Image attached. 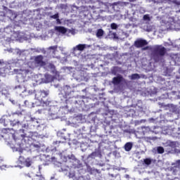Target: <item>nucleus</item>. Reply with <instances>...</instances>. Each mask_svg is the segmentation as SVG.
Listing matches in <instances>:
<instances>
[{"label": "nucleus", "instance_id": "nucleus-17", "mask_svg": "<svg viewBox=\"0 0 180 180\" xmlns=\"http://www.w3.org/2000/svg\"><path fill=\"white\" fill-rule=\"evenodd\" d=\"M131 79H139L140 78V75L136 73V74H133L131 76Z\"/></svg>", "mask_w": 180, "mask_h": 180}, {"label": "nucleus", "instance_id": "nucleus-33", "mask_svg": "<svg viewBox=\"0 0 180 180\" xmlns=\"http://www.w3.org/2000/svg\"><path fill=\"white\" fill-rule=\"evenodd\" d=\"M33 92H34V91H32L31 93H30V91L28 92V94H29L30 95H32V94H33Z\"/></svg>", "mask_w": 180, "mask_h": 180}, {"label": "nucleus", "instance_id": "nucleus-38", "mask_svg": "<svg viewBox=\"0 0 180 180\" xmlns=\"http://www.w3.org/2000/svg\"><path fill=\"white\" fill-rule=\"evenodd\" d=\"M60 169H61V171H63V166L62 165L60 167Z\"/></svg>", "mask_w": 180, "mask_h": 180}, {"label": "nucleus", "instance_id": "nucleus-37", "mask_svg": "<svg viewBox=\"0 0 180 180\" xmlns=\"http://www.w3.org/2000/svg\"><path fill=\"white\" fill-rule=\"evenodd\" d=\"M4 125L8 126V124H6V122H5V120H4Z\"/></svg>", "mask_w": 180, "mask_h": 180}, {"label": "nucleus", "instance_id": "nucleus-29", "mask_svg": "<svg viewBox=\"0 0 180 180\" xmlns=\"http://www.w3.org/2000/svg\"><path fill=\"white\" fill-rule=\"evenodd\" d=\"M39 180H44V177H43V176L41 175L39 176Z\"/></svg>", "mask_w": 180, "mask_h": 180}, {"label": "nucleus", "instance_id": "nucleus-6", "mask_svg": "<svg viewBox=\"0 0 180 180\" xmlns=\"http://www.w3.org/2000/svg\"><path fill=\"white\" fill-rule=\"evenodd\" d=\"M148 42L146 39H138L134 41V46L137 49H141V47H144V46H147Z\"/></svg>", "mask_w": 180, "mask_h": 180}, {"label": "nucleus", "instance_id": "nucleus-34", "mask_svg": "<svg viewBox=\"0 0 180 180\" xmlns=\"http://www.w3.org/2000/svg\"><path fill=\"white\" fill-rule=\"evenodd\" d=\"M33 123V119H32V122H30V124H32Z\"/></svg>", "mask_w": 180, "mask_h": 180}, {"label": "nucleus", "instance_id": "nucleus-4", "mask_svg": "<svg viewBox=\"0 0 180 180\" xmlns=\"http://www.w3.org/2000/svg\"><path fill=\"white\" fill-rule=\"evenodd\" d=\"M49 91L45 90H37L35 91V99H37V101H43L44 98H46V96H49Z\"/></svg>", "mask_w": 180, "mask_h": 180}, {"label": "nucleus", "instance_id": "nucleus-39", "mask_svg": "<svg viewBox=\"0 0 180 180\" xmlns=\"http://www.w3.org/2000/svg\"><path fill=\"white\" fill-rule=\"evenodd\" d=\"M2 63L1 62V60H0V64H1Z\"/></svg>", "mask_w": 180, "mask_h": 180}, {"label": "nucleus", "instance_id": "nucleus-12", "mask_svg": "<svg viewBox=\"0 0 180 180\" xmlns=\"http://www.w3.org/2000/svg\"><path fill=\"white\" fill-rule=\"evenodd\" d=\"M124 148L125 151H130L133 148V143L127 142L125 143Z\"/></svg>", "mask_w": 180, "mask_h": 180}, {"label": "nucleus", "instance_id": "nucleus-8", "mask_svg": "<svg viewBox=\"0 0 180 180\" xmlns=\"http://www.w3.org/2000/svg\"><path fill=\"white\" fill-rule=\"evenodd\" d=\"M122 82H123V76L122 75H118L112 78V84L114 85H119Z\"/></svg>", "mask_w": 180, "mask_h": 180}, {"label": "nucleus", "instance_id": "nucleus-1", "mask_svg": "<svg viewBox=\"0 0 180 180\" xmlns=\"http://www.w3.org/2000/svg\"><path fill=\"white\" fill-rule=\"evenodd\" d=\"M167 54V49L161 45H157L153 51V58L155 63L162 61V57Z\"/></svg>", "mask_w": 180, "mask_h": 180}, {"label": "nucleus", "instance_id": "nucleus-22", "mask_svg": "<svg viewBox=\"0 0 180 180\" xmlns=\"http://www.w3.org/2000/svg\"><path fill=\"white\" fill-rule=\"evenodd\" d=\"M50 18L51 19H58V18H60V16L58 15V13H57L56 14L51 15Z\"/></svg>", "mask_w": 180, "mask_h": 180}, {"label": "nucleus", "instance_id": "nucleus-27", "mask_svg": "<svg viewBox=\"0 0 180 180\" xmlns=\"http://www.w3.org/2000/svg\"><path fill=\"white\" fill-rule=\"evenodd\" d=\"M56 22L58 25H61V20H59L58 18L56 19Z\"/></svg>", "mask_w": 180, "mask_h": 180}, {"label": "nucleus", "instance_id": "nucleus-28", "mask_svg": "<svg viewBox=\"0 0 180 180\" xmlns=\"http://www.w3.org/2000/svg\"><path fill=\"white\" fill-rule=\"evenodd\" d=\"M139 112H143V107H139Z\"/></svg>", "mask_w": 180, "mask_h": 180}, {"label": "nucleus", "instance_id": "nucleus-3", "mask_svg": "<svg viewBox=\"0 0 180 180\" xmlns=\"http://www.w3.org/2000/svg\"><path fill=\"white\" fill-rule=\"evenodd\" d=\"M34 64L35 67H46V63L44 61V56L43 55H38L34 56Z\"/></svg>", "mask_w": 180, "mask_h": 180}, {"label": "nucleus", "instance_id": "nucleus-36", "mask_svg": "<svg viewBox=\"0 0 180 180\" xmlns=\"http://www.w3.org/2000/svg\"><path fill=\"white\" fill-rule=\"evenodd\" d=\"M27 101H25V105H27Z\"/></svg>", "mask_w": 180, "mask_h": 180}, {"label": "nucleus", "instance_id": "nucleus-10", "mask_svg": "<svg viewBox=\"0 0 180 180\" xmlns=\"http://www.w3.org/2000/svg\"><path fill=\"white\" fill-rule=\"evenodd\" d=\"M55 30H56V32H58V33H62V34H65L67 33V28L63 26H56L55 27Z\"/></svg>", "mask_w": 180, "mask_h": 180}, {"label": "nucleus", "instance_id": "nucleus-25", "mask_svg": "<svg viewBox=\"0 0 180 180\" xmlns=\"http://www.w3.org/2000/svg\"><path fill=\"white\" fill-rule=\"evenodd\" d=\"M61 159L63 160V162H67V157L65 156H62Z\"/></svg>", "mask_w": 180, "mask_h": 180}, {"label": "nucleus", "instance_id": "nucleus-16", "mask_svg": "<svg viewBox=\"0 0 180 180\" xmlns=\"http://www.w3.org/2000/svg\"><path fill=\"white\" fill-rule=\"evenodd\" d=\"M89 158H95V157H98V152H92L90 155H89Z\"/></svg>", "mask_w": 180, "mask_h": 180}, {"label": "nucleus", "instance_id": "nucleus-31", "mask_svg": "<svg viewBox=\"0 0 180 180\" xmlns=\"http://www.w3.org/2000/svg\"><path fill=\"white\" fill-rule=\"evenodd\" d=\"M112 35L113 36L114 38H116V32H113Z\"/></svg>", "mask_w": 180, "mask_h": 180}, {"label": "nucleus", "instance_id": "nucleus-5", "mask_svg": "<svg viewBox=\"0 0 180 180\" xmlns=\"http://www.w3.org/2000/svg\"><path fill=\"white\" fill-rule=\"evenodd\" d=\"M19 161H20V162H23L24 165L27 167H31L32 164H33V160H32V158H27L25 160V158H23V156H20Z\"/></svg>", "mask_w": 180, "mask_h": 180}, {"label": "nucleus", "instance_id": "nucleus-7", "mask_svg": "<svg viewBox=\"0 0 180 180\" xmlns=\"http://www.w3.org/2000/svg\"><path fill=\"white\" fill-rule=\"evenodd\" d=\"M86 47H89V46L85 44H79L73 48V51H84Z\"/></svg>", "mask_w": 180, "mask_h": 180}, {"label": "nucleus", "instance_id": "nucleus-23", "mask_svg": "<svg viewBox=\"0 0 180 180\" xmlns=\"http://www.w3.org/2000/svg\"><path fill=\"white\" fill-rule=\"evenodd\" d=\"M143 20H150V16H148V15H144Z\"/></svg>", "mask_w": 180, "mask_h": 180}, {"label": "nucleus", "instance_id": "nucleus-18", "mask_svg": "<svg viewBox=\"0 0 180 180\" xmlns=\"http://www.w3.org/2000/svg\"><path fill=\"white\" fill-rule=\"evenodd\" d=\"M172 165H174V167L176 168H180V160H176V162L173 163Z\"/></svg>", "mask_w": 180, "mask_h": 180}, {"label": "nucleus", "instance_id": "nucleus-13", "mask_svg": "<svg viewBox=\"0 0 180 180\" xmlns=\"http://www.w3.org/2000/svg\"><path fill=\"white\" fill-rule=\"evenodd\" d=\"M152 162H153V160L151 158H146L143 160L144 165H151Z\"/></svg>", "mask_w": 180, "mask_h": 180}, {"label": "nucleus", "instance_id": "nucleus-20", "mask_svg": "<svg viewBox=\"0 0 180 180\" xmlns=\"http://www.w3.org/2000/svg\"><path fill=\"white\" fill-rule=\"evenodd\" d=\"M110 27L112 30H116L117 29V24L112 22L110 24Z\"/></svg>", "mask_w": 180, "mask_h": 180}, {"label": "nucleus", "instance_id": "nucleus-19", "mask_svg": "<svg viewBox=\"0 0 180 180\" xmlns=\"http://www.w3.org/2000/svg\"><path fill=\"white\" fill-rule=\"evenodd\" d=\"M58 47V46H57V45H56V46H49L48 49L49 50H53V53H56Z\"/></svg>", "mask_w": 180, "mask_h": 180}, {"label": "nucleus", "instance_id": "nucleus-26", "mask_svg": "<svg viewBox=\"0 0 180 180\" xmlns=\"http://www.w3.org/2000/svg\"><path fill=\"white\" fill-rule=\"evenodd\" d=\"M142 50L146 51V50H150V46H145L142 49Z\"/></svg>", "mask_w": 180, "mask_h": 180}, {"label": "nucleus", "instance_id": "nucleus-24", "mask_svg": "<svg viewBox=\"0 0 180 180\" xmlns=\"http://www.w3.org/2000/svg\"><path fill=\"white\" fill-rule=\"evenodd\" d=\"M22 129H29V124H24L22 125Z\"/></svg>", "mask_w": 180, "mask_h": 180}, {"label": "nucleus", "instance_id": "nucleus-2", "mask_svg": "<svg viewBox=\"0 0 180 180\" xmlns=\"http://www.w3.org/2000/svg\"><path fill=\"white\" fill-rule=\"evenodd\" d=\"M23 119V114L20 111L13 112L11 114V120L10 121V124L12 127L14 126H19L20 124L21 120Z\"/></svg>", "mask_w": 180, "mask_h": 180}, {"label": "nucleus", "instance_id": "nucleus-32", "mask_svg": "<svg viewBox=\"0 0 180 180\" xmlns=\"http://www.w3.org/2000/svg\"><path fill=\"white\" fill-rule=\"evenodd\" d=\"M147 139H148V140H153V139L152 137H148Z\"/></svg>", "mask_w": 180, "mask_h": 180}, {"label": "nucleus", "instance_id": "nucleus-35", "mask_svg": "<svg viewBox=\"0 0 180 180\" xmlns=\"http://www.w3.org/2000/svg\"><path fill=\"white\" fill-rule=\"evenodd\" d=\"M34 147L39 148L40 146H39L38 145H34Z\"/></svg>", "mask_w": 180, "mask_h": 180}, {"label": "nucleus", "instance_id": "nucleus-21", "mask_svg": "<svg viewBox=\"0 0 180 180\" xmlns=\"http://www.w3.org/2000/svg\"><path fill=\"white\" fill-rule=\"evenodd\" d=\"M1 93L2 94V95H8V89L4 87L1 89Z\"/></svg>", "mask_w": 180, "mask_h": 180}, {"label": "nucleus", "instance_id": "nucleus-30", "mask_svg": "<svg viewBox=\"0 0 180 180\" xmlns=\"http://www.w3.org/2000/svg\"><path fill=\"white\" fill-rule=\"evenodd\" d=\"M69 33H72V34H74V30H69Z\"/></svg>", "mask_w": 180, "mask_h": 180}, {"label": "nucleus", "instance_id": "nucleus-9", "mask_svg": "<svg viewBox=\"0 0 180 180\" xmlns=\"http://www.w3.org/2000/svg\"><path fill=\"white\" fill-rule=\"evenodd\" d=\"M15 89H16V92L18 94H24V92H26V87L23 86V84L16 86Z\"/></svg>", "mask_w": 180, "mask_h": 180}, {"label": "nucleus", "instance_id": "nucleus-15", "mask_svg": "<svg viewBox=\"0 0 180 180\" xmlns=\"http://www.w3.org/2000/svg\"><path fill=\"white\" fill-rule=\"evenodd\" d=\"M158 154H164V148L162 146H158L157 148Z\"/></svg>", "mask_w": 180, "mask_h": 180}, {"label": "nucleus", "instance_id": "nucleus-11", "mask_svg": "<svg viewBox=\"0 0 180 180\" xmlns=\"http://www.w3.org/2000/svg\"><path fill=\"white\" fill-rule=\"evenodd\" d=\"M20 133H22L23 134H21V137L22 139H26V137L32 138L33 136V132L30 131V134H27L25 133V129H20Z\"/></svg>", "mask_w": 180, "mask_h": 180}, {"label": "nucleus", "instance_id": "nucleus-14", "mask_svg": "<svg viewBox=\"0 0 180 180\" xmlns=\"http://www.w3.org/2000/svg\"><path fill=\"white\" fill-rule=\"evenodd\" d=\"M96 36L97 37H101V36H103V30L102 29L98 30Z\"/></svg>", "mask_w": 180, "mask_h": 180}]
</instances>
